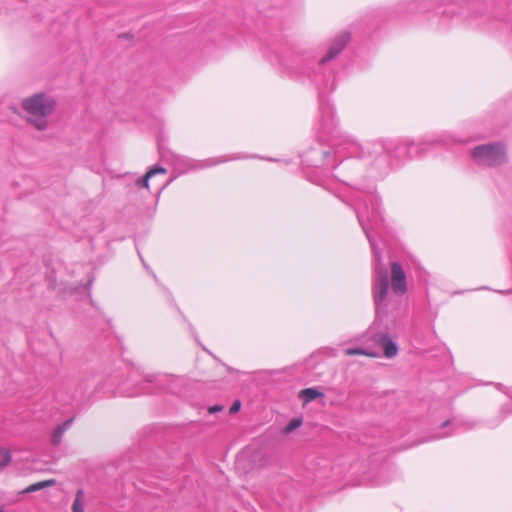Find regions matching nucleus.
<instances>
[{
  "instance_id": "1",
  "label": "nucleus",
  "mask_w": 512,
  "mask_h": 512,
  "mask_svg": "<svg viewBox=\"0 0 512 512\" xmlns=\"http://www.w3.org/2000/svg\"><path fill=\"white\" fill-rule=\"evenodd\" d=\"M357 219L369 241L373 253L371 293L375 306V314L379 317L387 313L388 304L391 300L389 296V273L388 269L383 264L381 249L378 247L376 240L371 236L368 226L358 212Z\"/></svg>"
},
{
  "instance_id": "2",
  "label": "nucleus",
  "mask_w": 512,
  "mask_h": 512,
  "mask_svg": "<svg viewBox=\"0 0 512 512\" xmlns=\"http://www.w3.org/2000/svg\"><path fill=\"white\" fill-rule=\"evenodd\" d=\"M55 107V101L44 93H37L22 101V108L29 115L28 121L40 131L47 128V116Z\"/></svg>"
},
{
  "instance_id": "3",
  "label": "nucleus",
  "mask_w": 512,
  "mask_h": 512,
  "mask_svg": "<svg viewBox=\"0 0 512 512\" xmlns=\"http://www.w3.org/2000/svg\"><path fill=\"white\" fill-rule=\"evenodd\" d=\"M472 157L480 165L488 167L500 166L508 160L506 146L502 142L478 145L473 149Z\"/></svg>"
},
{
  "instance_id": "4",
  "label": "nucleus",
  "mask_w": 512,
  "mask_h": 512,
  "mask_svg": "<svg viewBox=\"0 0 512 512\" xmlns=\"http://www.w3.org/2000/svg\"><path fill=\"white\" fill-rule=\"evenodd\" d=\"M418 151V147L414 144L395 141H378L372 144V150L368 148L369 155L377 156L385 152L389 156L399 159L414 157Z\"/></svg>"
},
{
  "instance_id": "5",
  "label": "nucleus",
  "mask_w": 512,
  "mask_h": 512,
  "mask_svg": "<svg viewBox=\"0 0 512 512\" xmlns=\"http://www.w3.org/2000/svg\"><path fill=\"white\" fill-rule=\"evenodd\" d=\"M390 267L392 293L396 296H403L408 290L406 273L402 266L396 261L391 262Z\"/></svg>"
},
{
  "instance_id": "6",
  "label": "nucleus",
  "mask_w": 512,
  "mask_h": 512,
  "mask_svg": "<svg viewBox=\"0 0 512 512\" xmlns=\"http://www.w3.org/2000/svg\"><path fill=\"white\" fill-rule=\"evenodd\" d=\"M350 37L351 35L349 32H342L341 34L337 35L333 39L327 54L321 58L320 63L325 64L337 57L348 44Z\"/></svg>"
},
{
  "instance_id": "7",
  "label": "nucleus",
  "mask_w": 512,
  "mask_h": 512,
  "mask_svg": "<svg viewBox=\"0 0 512 512\" xmlns=\"http://www.w3.org/2000/svg\"><path fill=\"white\" fill-rule=\"evenodd\" d=\"M374 341L383 349L386 358H393L398 353V346L392 340L388 333H378L374 336Z\"/></svg>"
},
{
  "instance_id": "8",
  "label": "nucleus",
  "mask_w": 512,
  "mask_h": 512,
  "mask_svg": "<svg viewBox=\"0 0 512 512\" xmlns=\"http://www.w3.org/2000/svg\"><path fill=\"white\" fill-rule=\"evenodd\" d=\"M74 417H71L67 420H65L63 423L59 424L52 432L51 434V444L53 446H58L60 445L61 441H62V437L64 435V433L71 427L73 421H74Z\"/></svg>"
},
{
  "instance_id": "9",
  "label": "nucleus",
  "mask_w": 512,
  "mask_h": 512,
  "mask_svg": "<svg viewBox=\"0 0 512 512\" xmlns=\"http://www.w3.org/2000/svg\"><path fill=\"white\" fill-rule=\"evenodd\" d=\"M321 397H324V393L315 387L305 388L299 393V398L303 401L304 404L310 403Z\"/></svg>"
},
{
  "instance_id": "10",
  "label": "nucleus",
  "mask_w": 512,
  "mask_h": 512,
  "mask_svg": "<svg viewBox=\"0 0 512 512\" xmlns=\"http://www.w3.org/2000/svg\"><path fill=\"white\" fill-rule=\"evenodd\" d=\"M55 484H56V480H54V479H49V480H44V481L36 482V483L31 484L30 486H28L23 491V493L36 492V491L42 490L44 488L52 487Z\"/></svg>"
},
{
  "instance_id": "11",
  "label": "nucleus",
  "mask_w": 512,
  "mask_h": 512,
  "mask_svg": "<svg viewBox=\"0 0 512 512\" xmlns=\"http://www.w3.org/2000/svg\"><path fill=\"white\" fill-rule=\"evenodd\" d=\"M72 512H84V493L78 490L72 505Z\"/></svg>"
},
{
  "instance_id": "12",
  "label": "nucleus",
  "mask_w": 512,
  "mask_h": 512,
  "mask_svg": "<svg viewBox=\"0 0 512 512\" xmlns=\"http://www.w3.org/2000/svg\"><path fill=\"white\" fill-rule=\"evenodd\" d=\"M11 462V453L9 450L0 448V471Z\"/></svg>"
},
{
  "instance_id": "13",
  "label": "nucleus",
  "mask_w": 512,
  "mask_h": 512,
  "mask_svg": "<svg viewBox=\"0 0 512 512\" xmlns=\"http://www.w3.org/2000/svg\"><path fill=\"white\" fill-rule=\"evenodd\" d=\"M347 355H366L370 357H376L377 354L362 348H348L346 350Z\"/></svg>"
},
{
  "instance_id": "14",
  "label": "nucleus",
  "mask_w": 512,
  "mask_h": 512,
  "mask_svg": "<svg viewBox=\"0 0 512 512\" xmlns=\"http://www.w3.org/2000/svg\"><path fill=\"white\" fill-rule=\"evenodd\" d=\"M301 424H302L301 418H293L290 420V422L284 428V432L287 434L291 433L294 430H296L297 428H299L301 426Z\"/></svg>"
},
{
  "instance_id": "15",
  "label": "nucleus",
  "mask_w": 512,
  "mask_h": 512,
  "mask_svg": "<svg viewBox=\"0 0 512 512\" xmlns=\"http://www.w3.org/2000/svg\"><path fill=\"white\" fill-rule=\"evenodd\" d=\"M150 178H151V175L147 172L142 178H139L136 183L139 187L149 188V179Z\"/></svg>"
},
{
  "instance_id": "16",
  "label": "nucleus",
  "mask_w": 512,
  "mask_h": 512,
  "mask_svg": "<svg viewBox=\"0 0 512 512\" xmlns=\"http://www.w3.org/2000/svg\"><path fill=\"white\" fill-rule=\"evenodd\" d=\"M148 173L151 175V177H153L154 175L159 174V173H161V174L166 173V169L162 166H155L152 169H150L148 171Z\"/></svg>"
},
{
  "instance_id": "17",
  "label": "nucleus",
  "mask_w": 512,
  "mask_h": 512,
  "mask_svg": "<svg viewBox=\"0 0 512 512\" xmlns=\"http://www.w3.org/2000/svg\"><path fill=\"white\" fill-rule=\"evenodd\" d=\"M241 409V401L240 400H236L233 402V404L231 405L230 409H229V413L230 414H235L237 413L239 410Z\"/></svg>"
},
{
  "instance_id": "18",
  "label": "nucleus",
  "mask_w": 512,
  "mask_h": 512,
  "mask_svg": "<svg viewBox=\"0 0 512 512\" xmlns=\"http://www.w3.org/2000/svg\"><path fill=\"white\" fill-rule=\"evenodd\" d=\"M500 413H501V416H502V419H503L507 415L512 413V409L508 405H504V406H502V408L500 410Z\"/></svg>"
},
{
  "instance_id": "19",
  "label": "nucleus",
  "mask_w": 512,
  "mask_h": 512,
  "mask_svg": "<svg viewBox=\"0 0 512 512\" xmlns=\"http://www.w3.org/2000/svg\"><path fill=\"white\" fill-rule=\"evenodd\" d=\"M223 410L222 405H213L208 408L209 413L213 414Z\"/></svg>"
},
{
  "instance_id": "20",
  "label": "nucleus",
  "mask_w": 512,
  "mask_h": 512,
  "mask_svg": "<svg viewBox=\"0 0 512 512\" xmlns=\"http://www.w3.org/2000/svg\"><path fill=\"white\" fill-rule=\"evenodd\" d=\"M148 393H151L150 390L146 389L145 387L143 386H139L137 391L132 393L131 395H138V394H148Z\"/></svg>"
},
{
  "instance_id": "21",
  "label": "nucleus",
  "mask_w": 512,
  "mask_h": 512,
  "mask_svg": "<svg viewBox=\"0 0 512 512\" xmlns=\"http://www.w3.org/2000/svg\"><path fill=\"white\" fill-rule=\"evenodd\" d=\"M143 382L146 383V384L147 383H155L156 382V376H154V375H146L144 377V381Z\"/></svg>"
},
{
  "instance_id": "22",
  "label": "nucleus",
  "mask_w": 512,
  "mask_h": 512,
  "mask_svg": "<svg viewBox=\"0 0 512 512\" xmlns=\"http://www.w3.org/2000/svg\"><path fill=\"white\" fill-rule=\"evenodd\" d=\"M229 160H230L229 158L221 157L218 160H212L209 165H216V164L223 163V162H226V161H229Z\"/></svg>"
},
{
  "instance_id": "23",
  "label": "nucleus",
  "mask_w": 512,
  "mask_h": 512,
  "mask_svg": "<svg viewBox=\"0 0 512 512\" xmlns=\"http://www.w3.org/2000/svg\"><path fill=\"white\" fill-rule=\"evenodd\" d=\"M363 192L368 194L370 198H373V199L377 200L376 196H374V188L373 187L365 189V190H363Z\"/></svg>"
},
{
  "instance_id": "24",
  "label": "nucleus",
  "mask_w": 512,
  "mask_h": 512,
  "mask_svg": "<svg viewBox=\"0 0 512 512\" xmlns=\"http://www.w3.org/2000/svg\"><path fill=\"white\" fill-rule=\"evenodd\" d=\"M449 424H450V421H449V420H446L445 422H443L442 427L447 426V425H449Z\"/></svg>"
},
{
  "instance_id": "25",
  "label": "nucleus",
  "mask_w": 512,
  "mask_h": 512,
  "mask_svg": "<svg viewBox=\"0 0 512 512\" xmlns=\"http://www.w3.org/2000/svg\"><path fill=\"white\" fill-rule=\"evenodd\" d=\"M0 512H5L3 507H0Z\"/></svg>"
}]
</instances>
